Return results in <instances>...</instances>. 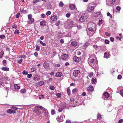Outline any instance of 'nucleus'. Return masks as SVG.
<instances>
[{"mask_svg": "<svg viewBox=\"0 0 123 123\" xmlns=\"http://www.w3.org/2000/svg\"><path fill=\"white\" fill-rule=\"evenodd\" d=\"M60 22V21H57L55 23V25L57 26H58L59 25Z\"/></svg>", "mask_w": 123, "mask_h": 123, "instance_id": "79ce46f5", "label": "nucleus"}, {"mask_svg": "<svg viewBox=\"0 0 123 123\" xmlns=\"http://www.w3.org/2000/svg\"><path fill=\"white\" fill-rule=\"evenodd\" d=\"M67 92L68 95H69L70 94V91L68 88L67 89Z\"/></svg>", "mask_w": 123, "mask_h": 123, "instance_id": "37998d69", "label": "nucleus"}, {"mask_svg": "<svg viewBox=\"0 0 123 123\" xmlns=\"http://www.w3.org/2000/svg\"><path fill=\"white\" fill-rule=\"evenodd\" d=\"M93 56L92 55L90 56L88 60V64L90 65L92 67V63H93L94 60V59L93 58Z\"/></svg>", "mask_w": 123, "mask_h": 123, "instance_id": "f257e3e1", "label": "nucleus"}, {"mask_svg": "<svg viewBox=\"0 0 123 123\" xmlns=\"http://www.w3.org/2000/svg\"><path fill=\"white\" fill-rule=\"evenodd\" d=\"M38 41L40 42V43L42 44L43 46H45L46 45V44L45 43L43 42L42 41L39 40Z\"/></svg>", "mask_w": 123, "mask_h": 123, "instance_id": "c85d7f7f", "label": "nucleus"}, {"mask_svg": "<svg viewBox=\"0 0 123 123\" xmlns=\"http://www.w3.org/2000/svg\"><path fill=\"white\" fill-rule=\"evenodd\" d=\"M116 9L118 11H119L121 10V7L119 6H117L116 7Z\"/></svg>", "mask_w": 123, "mask_h": 123, "instance_id": "3c124183", "label": "nucleus"}, {"mask_svg": "<svg viewBox=\"0 0 123 123\" xmlns=\"http://www.w3.org/2000/svg\"><path fill=\"white\" fill-rule=\"evenodd\" d=\"M43 108L44 109H43V112L44 113L45 116H47L48 114V113L47 110L46 109L44 108Z\"/></svg>", "mask_w": 123, "mask_h": 123, "instance_id": "f3484780", "label": "nucleus"}, {"mask_svg": "<svg viewBox=\"0 0 123 123\" xmlns=\"http://www.w3.org/2000/svg\"><path fill=\"white\" fill-rule=\"evenodd\" d=\"M114 38L113 37H111L110 38V40L111 42H113L114 41Z\"/></svg>", "mask_w": 123, "mask_h": 123, "instance_id": "e2e57ef3", "label": "nucleus"}, {"mask_svg": "<svg viewBox=\"0 0 123 123\" xmlns=\"http://www.w3.org/2000/svg\"><path fill=\"white\" fill-rule=\"evenodd\" d=\"M90 44L89 43H88V42H86L83 45V47L85 48H86Z\"/></svg>", "mask_w": 123, "mask_h": 123, "instance_id": "b1692460", "label": "nucleus"}, {"mask_svg": "<svg viewBox=\"0 0 123 123\" xmlns=\"http://www.w3.org/2000/svg\"><path fill=\"white\" fill-rule=\"evenodd\" d=\"M55 112V111L53 109L51 111V113L52 115H54Z\"/></svg>", "mask_w": 123, "mask_h": 123, "instance_id": "a19ab883", "label": "nucleus"}, {"mask_svg": "<svg viewBox=\"0 0 123 123\" xmlns=\"http://www.w3.org/2000/svg\"><path fill=\"white\" fill-rule=\"evenodd\" d=\"M56 96L58 98H60L61 97V94L60 93H57L56 94Z\"/></svg>", "mask_w": 123, "mask_h": 123, "instance_id": "2f4dec72", "label": "nucleus"}, {"mask_svg": "<svg viewBox=\"0 0 123 123\" xmlns=\"http://www.w3.org/2000/svg\"><path fill=\"white\" fill-rule=\"evenodd\" d=\"M43 66L45 68H48L49 66V64L47 62H45L43 64Z\"/></svg>", "mask_w": 123, "mask_h": 123, "instance_id": "dca6fc26", "label": "nucleus"}, {"mask_svg": "<svg viewBox=\"0 0 123 123\" xmlns=\"http://www.w3.org/2000/svg\"><path fill=\"white\" fill-rule=\"evenodd\" d=\"M7 112L8 113L12 114V110L11 109L8 110H7Z\"/></svg>", "mask_w": 123, "mask_h": 123, "instance_id": "7c9ffc66", "label": "nucleus"}, {"mask_svg": "<svg viewBox=\"0 0 123 123\" xmlns=\"http://www.w3.org/2000/svg\"><path fill=\"white\" fill-rule=\"evenodd\" d=\"M76 53L79 55L81 54V53L79 51H77Z\"/></svg>", "mask_w": 123, "mask_h": 123, "instance_id": "338daca9", "label": "nucleus"}, {"mask_svg": "<svg viewBox=\"0 0 123 123\" xmlns=\"http://www.w3.org/2000/svg\"><path fill=\"white\" fill-rule=\"evenodd\" d=\"M23 74H25V75H27L28 74V72L26 71L25 70L23 72Z\"/></svg>", "mask_w": 123, "mask_h": 123, "instance_id": "58836bf2", "label": "nucleus"}, {"mask_svg": "<svg viewBox=\"0 0 123 123\" xmlns=\"http://www.w3.org/2000/svg\"><path fill=\"white\" fill-rule=\"evenodd\" d=\"M36 49L37 50V51H38L40 50V47L38 45H37L36 46Z\"/></svg>", "mask_w": 123, "mask_h": 123, "instance_id": "72a5a7b5", "label": "nucleus"}, {"mask_svg": "<svg viewBox=\"0 0 123 123\" xmlns=\"http://www.w3.org/2000/svg\"><path fill=\"white\" fill-rule=\"evenodd\" d=\"M49 88L51 90H53L55 89V87L53 86H49Z\"/></svg>", "mask_w": 123, "mask_h": 123, "instance_id": "473e14b6", "label": "nucleus"}, {"mask_svg": "<svg viewBox=\"0 0 123 123\" xmlns=\"http://www.w3.org/2000/svg\"><path fill=\"white\" fill-rule=\"evenodd\" d=\"M40 25L41 26H44L45 24V22L44 21H43L40 22Z\"/></svg>", "mask_w": 123, "mask_h": 123, "instance_id": "5701e85b", "label": "nucleus"}, {"mask_svg": "<svg viewBox=\"0 0 123 123\" xmlns=\"http://www.w3.org/2000/svg\"><path fill=\"white\" fill-rule=\"evenodd\" d=\"M74 98H70V102L72 101H74Z\"/></svg>", "mask_w": 123, "mask_h": 123, "instance_id": "0e129e2a", "label": "nucleus"}, {"mask_svg": "<svg viewBox=\"0 0 123 123\" xmlns=\"http://www.w3.org/2000/svg\"><path fill=\"white\" fill-rule=\"evenodd\" d=\"M44 83L43 81H41L37 84V86H42L44 84Z\"/></svg>", "mask_w": 123, "mask_h": 123, "instance_id": "a211bd4d", "label": "nucleus"}, {"mask_svg": "<svg viewBox=\"0 0 123 123\" xmlns=\"http://www.w3.org/2000/svg\"><path fill=\"white\" fill-rule=\"evenodd\" d=\"M71 26V27H73L74 25V22L72 21H71L70 22Z\"/></svg>", "mask_w": 123, "mask_h": 123, "instance_id": "4c0bfd02", "label": "nucleus"}, {"mask_svg": "<svg viewBox=\"0 0 123 123\" xmlns=\"http://www.w3.org/2000/svg\"><path fill=\"white\" fill-rule=\"evenodd\" d=\"M94 90V88L93 86H90L87 88V90L89 91H92Z\"/></svg>", "mask_w": 123, "mask_h": 123, "instance_id": "f8f14e48", "label": "nucleus"}, {"mask_svg": "<svg viewBox=\"0 0 123 123\" xmlns=\"http://www.w3.org/2000/svg\"><path fill=\"white\" fill-rule=\"evenodd\" d=\"M14 87L15 89H19L20 88V85L18 84H15L14 86Z\"/></svg>", "mask_w": 123, "mask_h": 123, "instance_id": "ddd939ff", "label": "nucleus"}, {"mask_svg": "<svg viewBox=\"0 0 123 123\" xmlns=\"http://www.w3.org/2000/svg\"><path fill=\"white\" fill-rule=\"evenodd\" d=\"M120 93L123 96V90L121 91Z\"/></svg>", "mask_w": 123, "mask_h": 123, "instance_id": "774afa93", "label": "nucleus"}, {"mask_svg": "<svg viewBox=\"0 0 123 123\" xmlns=\"http://www.w3.org/2000/svg\"><path fill=\"white\" fill-rule=\"evenodd\" d=\"M20 11H21L22 12L24 13H26V10H22L21 11V10H20Z\"/></svg>", "mask_w": 123, "mask_h": 123, "instance_id": "052dcab7", "label": "nucleus"}, {"mask_svg": "<svg viewBox=\"0 0 123 123\" xmlns=\"http://www.w3.org/2000/svg\"><path fill=\"white\" fill-rule=\"evenodd\" d=\"M34 55L36 57H37L38 53L37 52H36L34 53Z\"/></svg>", "mask_w": 123, "mask_h": 123, "instance_id": "6e6d98bb", "label": "nucleus"}, {"mask_svg": "<svg viewBox=\"0 0 123 123\" xmlns=\"http://www.w3.org/2000/svg\"><path fill=\"white\" fill-rule=\"evenodd\" d=\"M27 77L28 78H30L32 76V75L31 74H28Z\"/></svg>", "mask_w": 123, "mask_h": 123, "instance_id": "de8ad7c7", "label": "nucleus"}, {"mask_svg": "<svg viewBox=\"0 0 123 123\" xmlns=\"http://www.w3.org/2000/svg\"><path fill=\"white\" fill-rule=\"evenodd\" d=\"M103 95L104 97H105V98H106V99H107L108 98V92H105L103 93Z\"/></svg>", "mask_w": 123, "mask_h": 123, "instance_id": "393cba45", "label": "nucleus"}, {"mask_svg": "<svg viewBox=\"0 0 123 123\" xmlns=\"http://www.w3.org/2000/svg\"><path fill=\"white\" fill-rule=\"evenodd\" d=\"M77 89L76 88H75L73 89L72 90L73 93H74L75 92H77Z\"/></svg>", "mask_w": 123, "mask_h": 123, "instance_id": "603ef678", "label": "nucleus"}, {"mask_svg": "<svg viewBox=\"0 0 123 123\" xmlns=\"http://www.w3.org/2000/svg\"><path fill=\"white\" fill-rule=\"evenodd\" d=\"M50 19L52 21H55L57 20V17L53 15L51 17Z\"/></svg>", "mask_w": 123, "mask_h": 123, "instance_id": "4468645a", "label": "nucleus"}, {"mask_svg": "<svg viewBox=\"0 0 123 123\" xmlns=\"http://www.w3.org/2000/svg\"><path fill=\"white\" fill-rule=\"evenodd\" d=\"M86 17L85 16L83 15L81 16L80 18L79 21L81 22H82L84 21L86 19Z\"/></svg>", "mask_w": 123, "mask_h": 123, "instance_id": "20e7f679", "label": "nucleus"}, {"mask_svg": "<svg viewBox=\"0 0 123 123\" xmlns=\"http://www.w3.org/2000/svg\"><path fill=\"white\" fill-rule=\"evenodd\" d=\"M51 14V12L50 11H48L46 13V14L48 16L50 15Z\"/></svg>", "mask_w": 123, "mask_h": 123, "instance_id": "a18cd8bd", "label": "nucleus"}, {"mask_svg": "<svg viewBox=\"0 0 123 123\" xmlns=\"http://www.w3.org/2000/svg\"><path fill=\"white\" fill-rule=\"evenodd\" d=\"M69 7L71 10H73L75 9V6L74 4H70L69 5Z\"/></svg>", "mask_w": 123, "mask_h": 123, "instance_id": "9d476101", "label": "nucleus"}, {"mask_svg": "<svg viewBox=\"0 0 123 123\" xmlns=\"http://www.w3.org/2000/svg\"><path fill=\"white\" fill-rule=\"evenodd\" d=\"M3 64L5 66L6 65V61L5 60H3Z\"/></svg>", "mask_w": 123, "mask_h": 123, "instance_id": "49530a36", "label": "nucleus"}, {"mask_svg": "<svg viewBox=\"0 0 123 123\" xmlns=\"http://www.w3.org/2000/svg\"><path fill=\"white\" fill-rule=\"evenodd\" d=\"M4 53V51L3 50H2L0 53V58H2Z\"/></svg>", "mask_w": 123, "mask_h": 123, "instance_id": "bb28decb", "label": "nucleus"}, {"mask_svg": "<svg viewBox=\"0 0 123 123\" xmlns=\"http://www.w3.org/2000/svg\"><path fill=\"white\" fill-rule=\"evenodd\" d=\"M97 118L98 119L100 120L101 118V115L99 114H98L97 116Z\"/></svg>", "mask_w": 123, "mask_h": 123, "instance_id": "a878e982", "label": "nucleus"}, {"mask_svg": "<svg viewBox=\"0 0 123 123\" xmlns=\"http://www.w3.org/2000/svg\"><path fill=\"white\" fill-rule=\"evenodd\" d=\"M94 16L96 17H98L100 18L101 16V12H99L95 13Z\"/></svg>", "mask_w": 123, "mask_h": 123, "instance_id": "0eeeda50", "label": "nucleus"}, {"mask_svg": "<svg viewBox=\"0 0 123 123\" xmlns=\"http://www.w3.org/2000/svg\"><path fill=\"white\" fill-rule=\"evenodd\" d=\"M33 79L35 80H39L40 79V76L36 75H34L33 76Z\"/></svg>", "mask_w": 123, "mask_h": 123, "instance_id": "f03ea898", "label": "nucleus"}, {"mask_svg": "<svg viewBox=\"0 0 123 123\" xmlns=\"http://www.w3.org/2000/svg\"><path fill=\"white\" fill-rule=\"evenodd\" d=\"M63 3L62 2V1L60 2L59 4V6L60 7H62L63 6Z\"/></svg>", "mask_w": 123, "mask_h": 123, "instance_id": "c9c22d12", "label": "nucleus"}, {"mask_svg": "<svg viewBox=\"0 0 123 123\" xmlns=\"http://www.w3.org/2000/svg\"><path fill=\"white\" fill-rule=\"evenodd\" d=\"M93 75V73L92 72H90L89 74V76L90 77H92Z\"/></svg>", "mask_w": 123, "mask_h": 123, "instance_id": "e433bc0d", "label": "nucleus"}, {"mask_svg": "<svg viewBox=\"0 0 123 123\" xmlns=\"http://www.w3.org/2000/svg\"><path fill=\"white\" fill-rule=\"evenodd\" d=\"M32 15L31 14H29L28 15V18L29 19H30L31 18Z\"/></svg>", "mask_w": 123, "mask_h": 123, "instance_id": "864d4df0", "label": "nucleus"}, {"mask_svg": "<svg viewBox=\"0 0 123 123\" xmlns=\"http://www.w3.org/2000/svg\"><path fill=\"white\" fill-rule=\"evenodd\" d=\"M108 54L107 52H105L104 54V57L107 58V57Z\"/></svg>", "mask_w": 123, "mask_h": 123, "instance_id": "ea45409f", "label": "nucleus"}, {"mask_svg": "<svg viewBox=\"0 0 123 123\" xmlns=\"http://www.w3.org/2000/svg\"><path fill=\"white\" fill-rule=\"evenodd\" d=\"M66 105H60L58 107L59 109H58V111L59 112H61L63 110V108H65L66 107Z\"/></svg>", "mask_w": 123, "mask_h": 123, "instance_id": "7ed1b4c3", "label": "nucleus"}, {"mask_svg": "<svg viewBox=\"0 0 123 123\" xmlns=\"http://www.w3.org/2000/svg\"><path fill=\"white\" fill-rule=\"evenodd\" d=\"M19 31L18 30H16L15 31V32H14V34H19Z\"/></svg>", "mask_w": 123, "mask_h": 123, "instance_id": "c03bdc74", "label": "nucleus"}, {"mask_svg": "<svg viewBox=\"0 0 123 123\" xmlns=\"http://www.w3.org/2000/svg\"><path fill=\"white\" fill-rule=\"evenodd\" d=\"M26 91V90L25 89H22L20 91L21 92L23 93H25Z\"/></svg>", "mask_w": 123, "mask_h": 123, "instance_id": "c756f323", "label": "nucleus"}, {"mask_svg": "<svg viewBox=\"0 0 123 123\" xmlns=\"http://www.w3.org/2000/svg\"><path fill=\"white\" fill-rule=\"evenodd\" d=\"M70 16V14L69 13H68L66 14V16L68 18Z\"/></svg>", "mask_w": 123, "mask_h": 123, "instance_id": "5fc2aeb1", "label": "nucleus"}, {"mask_svg": "<svg viewBox=\"0 0 123 123\" xmlns=\"http://www.w3.org/2000/svg\"><path fill=\"white\" fill-rule=\"evenodd\" d=\"M111 4L112 5H114L115 4H118V3L116 2V0H112V1Z\"/></svg>", "mask_w": 123, "mask_h": 123, "instance_id": "4be33fe9", "label": "nucleus"}, {"mask_svg": "<svg viewBox=\"0 0 123 123\" xmlns=\"http://www.w3.org/2000/svg\"><path fill=\"white\" fill-rule=\"evenodd\" d=\"M80 72L79 70H75L73 72V75L74 76L77 77V76L78 74Z\"/></svg>", "mask_w": 123, "mask_h": 123, "instance_id": "423d86ee", "label": "nucleus"}, {"mask_svg": "<svg viewBox=\"0 0 123 123\" xmlns=\"http://www.w3.org/2000/svg\"><path fill=\"white\" fill-rule=\"evenodd\" d=\"M71 44L74 46H76L77 45V43L73 41L71 43Z\"/></svg>", "mask_w": 123, "mask_h": 123, "instance_id": "6ab92c4d", "label": "nucleus"}, {"mask_svg": "<svg viewBox=\"0 0 123 123\" xmlns=\"http://www.w3.org/2000/svg\"><path fill=\"white\" fill-rule=\"evenodd\" d=\"M65 118V116L63 115H62L60 116L59 118H57L56 119L57 120H59L61 122H62L63 121V120Z\"/></svg>", "mask_w": 123, "mask_h": 123, "instance_id": "39448f33", "label": "nucleus"}, {"mask_svg": "<svg viewBox=\"0 0 123 123\" xmlns=\"http://www.w3.org/2000/svg\"><path fill=\"white\" fill-rule=\"evenodd\" d=\"M91 82L92 84H95L96 83L97 81L94 78H92V79Z\"/></svg>", "mask_w": 123, "mask_h": 123, "instance_id": "aec40b11", "label": "nucleus"}, {"mask_svg": "<svg viewBox=\"0 0 123 123\" xmlns=\"http://www.w3.org/2000/svg\"><path fill=\"white\" fill-rule=\"evenodd\" d=\"M36 107L38 109H43V107L40 106H36Z\"/></svg>", "mask_w": 123, "mask_h": 123, "instance_id": "f704fd0d", "label": "nucleus"}, {"mask_svg": "<svg viewBox=\"0 0 123 123\" xmlns=\"http://www.w3.org/2000/svg\"><path fill=\"white\" fill-rule=\"evenodd\" d=\"M45 15L44 14H42L41 15V17L43 18H44L45 17Z\"/></svg>", "mask_w": 123, "mask_h": 123, "instance_id": "680f3d73", "label": "nucleus"}, {"mask_svg": "<svg viewBox=\"0 0 123 123\" xmlns=\"http://www.w3.org/2000/svg\"><path fill=\"white\" fill-rule=\"evenodd\" d=\"M23 61V59H21L18 61V62L19 64L21 63Z\"/></svg>", "mask_w": 123, "mask_h": 123, "instance_id": "4d7b16f0", "label": "nucleus"}, {"mask_svg": "<svg viewBox=\"0 0 123 123\" xmlns=\"http://www.w3.org/2000/svg\"><path fill=\"white\" fill-rule=\"evenodd\" d=\"M1 69L4 71H8L9 70V69L7 67H4L1 68Z\"/></svg>", "mask_w": 123, "mask_h": 123, "instance_id": "412c9836", "label": "nucleus"}, {"mask_svg": "<svg viewBox=\"0 0 123 123\" xmlns=\"http://www.w3.org/2000/svg\"><path fill=\"white\" fill-rule=\"evenodd\" d=\"M68 58V55L67 54H64L61 56L62 59L64 60H65Z\"/></svg>", "mask_w": 123, "mask_h": 123, "instance_id": "9b49d317", "label": "nucleus"}, {"mask_svg": "<svg viewBox=\"0 0 123 123\" xmlns=\"http://www.w3.org/2000/svg\"><path fill=\"white\" fill-rule=\"evenodd\" d=\"M39 0H34L33 2L34 3H36L38 2H39Z\"/></svg>", "mask_w": 123, "mask_h": 123, "instance_id": "69168bd1", "label": "nucleus"}, {"mask_svg": "<svg viewBox=\"0 0 123 123\" xmlns=\"http://www.w3.org/2000/svg\"><path fill=\"white\" fill-rule=\"evenodd\" d=\"M62 75V74L61 72H58L55 75V76L57 77H60Z\"/></svg>", "mask_w": 123, "mask_h": 123, "instance_id": "2eb2a0df", "label": "nucleus"}, {"mask_svg": "<svg viewBox=\"0 0 123 123\" xmlns=\"http://www.w3.org/2000/svg\"><path fill=\"white\" fill-rule=\"evenodd\" d=\"M123 122V119H121L119 120L118 123H121Z\"/></svg>", "mask_w": 123, "mask_h": 123, "instance_id": "bf43d9fd", "label": "nucleus"}, {"mask_svg": "<svg viewBox=\"0 0 123 123\" xmlns=\"http://www.w3.org/2000/svg\"><path fill=\"white\" fill-rule=\"evenodd\" d=\"M81 60L80 58L76 56H75L74 58V60L76 62H79Z\"/></svg>", "mask_w": 123, "mask_h": 123, "instance_id": "6e6552de", "label": "nucleus"}, {"mask_svg": "<svg viewBox=\"0 0 123 123\" xmlns=\"http://www.w3.org/2000/svg\"><path fill=\"white\" fill-rule=\"evenodd\" d=\"M20 13H18L16 16V18H19V16L20 15Z\"/></svg>", "mask_w": 123, "mask_h": 123, "instance_id": "8fccbe9b", "label": "nucleus"}, {"mask_svg": "<svg viewBox=\"0 0 123 123\" xmlns=\"http://www.w3.org/2000/svg\"><path fill=\"white\" fill-rule=\"evenodd\" d=\"M94 8L93 6L89 7L88 8L87 10L89 12H90L94 9Z\"/></svg>", "mask_w": 123, "mask_h": 123, "instance_id": "1a4fd4ad", "label": "nucleus"}, {"mask_svg": "<svg viewBox=\"0 0 123 123\" xmlns=\"http://www.w3.org/2000/svg\"><path fill=\"white\" fill-rule=\"evenodd\" d=\"M30 21H29V24H32L33 23L34 21V19L33 18L30 19Z\"/></svg>", "mask_w": 123, "mask_h": 123, "instance_id": "cd10ccee", "label": "nucleus"}, {"mask_svg": "<svg viewBox=\"0 0 123 123\" xmlns=\"http://www.w3.org/2000/svg\"><path fill=\"white\" fill-rule=\"evenodd\" d=\"M5 37V36L3 35H1L0 36V38L3 39Z\"/></svg>", "mask_w": 123, "mask_h": 123, "instance_id": "09e8293b", "label": "nucleus"}, {"mask_svg": "<svg viewBox=\"0 0 123 123\" xmlns=\"http://www.w3.org/2000/svg\"><path fill=\"white\" fill-rule=\"evenodd\" d=\"M122 78V76L120 75H118V79H120Z\"/></svg>", "mask_w": 123, "mask_h": 123, "instance_id": "13d9d810", "label": "nucleus"}]
</instances>
